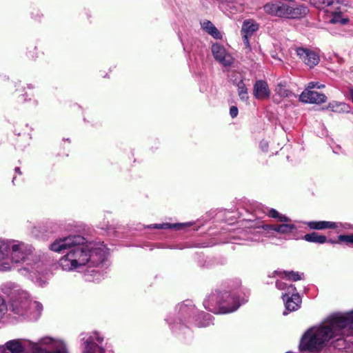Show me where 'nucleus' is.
Instances as JSON below:
<instances>
[{
  "mask_svg": "<svg viewBox=\"0 0 353 353\" xmlns=\"http://www.w3.org/2000/svg\"><path fill=\"white\" fill-rule=\"evenodd\" d=\"M6 348L11 353H21L30 348L32 353H68L65 342L58 338L41 337L37 342L28 339H14L6 343Z\"/></svg>",
  "mask_w": 353,
  "mask_h": 353,
  "instance_id": "nucleus-2",
  "label": "nucleus"
},
{
  "mask_svg": "<svg viewBox=\"0 0 353 353\" xmlns=\"http://www.w3.org/2000/svg\"><path fill=\"white\" fill-rule=\"evenodd\" d=\"M305 224L312 230H323L331 227L329 221H308Z\"/></svg>",
  "mask_w": 353,
  "mask_h": 353,
  "instance_id": "nucleus-23",
  "label": "nucleus"
},
{
  "mask_svg": "<svg viewBox=\"0 0 353 353\" xmlns=\"http://www.w3.org/2000/svg\"><path fill=\"white\" fill-rule=\"evenodd\" d=\"M205 307L216 314H228L240 306L237 297L228 292L213 294L204 303Z\"/></svg>",
  "mask_w": 353,
  "mask_h": 353,
  "instance_id": "nucleus-6",
  "label": "nucleus"
},
{
  "mask_svg": "<svg viewBox=\"0 0 353 353\" xmlns=\"http://www.w3.org/2000/svg\"><path fill=\"white\" fill-rule=\"evenodd\" d=\"M12 309L16 314L37 319L43 310V306L38 301H28L27 294L24 293L21 297L13 300Z\"/></svg>",
  "mask_w": 353,
  "mask_h": 353,
  "instance_id": "nucleus-9",
  "label": "nucleus"
},
{
  "mask_svg": "<svg viewBox=\"0 0 353 353\" xmlns=\"http://www.w3.org/2000/svg\"><path fill=\"white\" fill-rule=\"evenodd\" d=\"M237 92L240 99L243 101L247 102L248 101V92L245 83L241 80L236 84Z\"/></svg>",
  "mask_w": 353,
  "mask_h": 353,
  "instance_id": "nucleus-22",
  "label": "nucleus"
},
{
  "mask_svg": "<svg viewBox=\"0 0 353 353\" xmlns=\"http://www.w3.org/2000/svg\"><path fill=\"white\" fill-rule=\"evenodd\" d=\"M253 94L259 100L268 99L271 92L267 82L263 80L256 81L253 87Z\"/></svg>",
  "mask_w": 353,
  "mask_h": 353,
  "instance_id": "nucleus-16",
  "label": "nucleus"
},
{
  "mask_svg": "<svg viewBox=\"0 0 353 353\" xmlns=\"http://www.w3.org/2000/svg\"><path fill=\"white\" fill-rule=\"evenodd\" d=\"M339 227H342L346 230L350 228V225L347 223L342 224L341 223L332 222V230H337Z\"/></svg>",
  "mask_w": 353,
  "mask_h": 353,
  "instance_id": "nucleus-30",
  "label": "nucleus"
},
{
  "mask_svg": "<svg viewBox=\"0 0 353 353\" xmlns=\"http://www.w3.org/2000/svg\"><path fill=\"white\" fill-rule=\"evenodd\" d=\"M7 312V305L4 299L0 296V320Z\"/></svg>",
  "mask_w": 353,
  "mask_h": 353,
  "instance_id": "nucleus-28",
  "label": "nucleus"
},
{
  "mask_svg": "<svg viewBox=\"0 0 353 353\" xmlns=\"http://www.w3.org/2000/svg\"><path fill=\"white\" fill-rule=\"evenodd\" d=\"M190 225H192V223L188 222V223H175V224H170V223L154 224V225H151L150 228H157V229L174 228L176 230H183L185 228L189 227Z\"/></svg>",
  "mask_w": 353,
  "mask_h": 353,
  "instance_id": "nucleus-20",
  "label": "nucleus"
},
{
  "mask_svg": "<svg viewBox=\"0 0 353 353\" xmlns=\"http://www.w3.org/2000/svg\"><path fill=\"white\" fill-rule=\"evenodd\" d=\"M270 276L277 278L276 286L279 290H285L282 298L285 303V310L288 312L297 310L301 303V299L296 288L292 285H288L284 281H296L303 279V274L295 272L276 270Z\"/></svg>",
  "mask_w": 353,
  "mask_h": 353,
  "instance_id": "nucleus-4",
  "label": "nucleus"
},
{
  "mask_svg": "<svg viewBox=\"0 0 353 353\" xmlns=\"http://www.w3.org/2000/svg\"><path fill=\"white\" fill-rule=\"evenodd\" d=\"M31 252V247L23 242L0 239V270H12L14 264L26 261Z\"/></svg>",
  "mask_w": 353,
  "mask_h": 353,
  "instance_id": "nucleus-3",
  "label": "nucleus"
},
{
  "mask_svg": "<svg viewBox=\"0 0 353 353\" xmlns=\"http://www.w3.org/2000/svg\"><path fill=\"white\" fill-rule=\"evenodd\" d=\"M310 3L314 7L321 10L323 16H326L327 21H330V8L331 0H309Z\"/></svg>",
  "mask_w": 353,
  "mask_h": 353,
  "instance_id": "nucleus-17",
  "label": "nucleus"
},
{
  "mask_svg": "<svg viewBox=\"0 0 353 353\" xmlns=\"http://www.w3.org/2000/svg\"><path fill=\"white\" fill-rule=\"evenodd\" d=\"M348 3L346 0H332V24L345 25L349 22L348 17L344 15Z\"/></svg>",
  "mask_w": 353,
  "mask_h": 353,
  "instance_id": "nucleus-11",
  "label": "nucleus"
},
{
  "mask_svg": "<svg viewBox=\"0 0 353 353\" xmlns=\"http://www.w3.org/2000/svg\"><path fill=\"white\" fill-rule=\"evenodd\" d=\"M304 239L308 242L317 243H323L326 241V238L325 236L320 235L316 232L305 234L304 236Z\"/></svg>",
  "mask_w": 353,
  "mask_h": 353,
  "instance_id": "nucleus-24",
  "label": "nucleus"
},
{
  "mask_svg": "<svg viewBox=\"0 0 353 353\" xmlns=\"http://www.w3.org/2000/svg\"><path fill=\"white\" fill-rule=\"evenodd\" d=\"M326 97L316 91L305 90L299 95V100L303 103H321L325 101Z\"/></svg>",
  "mask_w": 353,
  "mask_h": 353,
  "instance_id": "nucleus-15",
  "label": "nucleus"
},
{
  "mask_svg": "<svg viewBox=\"0 0 353 353\" xmlns=\"http://www.w3.org/2000/svg\"><path fill=\"white\" fill-rule=\"evenodd\" d=\"M276 94L282 98L295 97V95L289 91L285 85L279 84L275 90Z\"/></svg>",
  "mask_w": 353,
  "mask_h": 353,
  "instance_id": "nucleus-25",
  "label": "nucleus"
},
{
  "mask_svg": "<svg viewBox=\"0 0 353 353\" xmlns=\"http://www.w3.org/2000/svg\"><path fill=\"white\" fill-rule=\"evenodd\" d=\"M263 10L266 14L272 17L286 19L301 18L308 12L307 8L303 5L290 6L281 1L267 3Z\"/></svg>",
  "mask_w": 353,
  "mask_h": 353,
  "instance_id": "nucleus-8",
  "label": "nucleus"
},
{
  "mask_svg": "<svg viewBox=\"0 0 353 353\" xmlns=\"http://www.w3.org/2000/svg\"><path fill=\"white\" fill-rule=\"evenodd\" d=\"M349 95H350L352 102L353 103V88L350 89Z\"/></svg>",
  "mask_w": 353,
  "mask_h": 353,
  "instance_id": "nucleus-33",
  "label": "nucleus"
},
{
  "mask_svg": "<svg viewBox=\"0 0 353 353\" xmlns=\"http://www.w3.org/2000/svg\"><path fill=\"white\" fill-rule=\"evenodd\" d=\"M268 215L283 223L279 225H265L263 227L264 230H274L281 234H290L296 230V225L290 222V218L285 214H281L277 210L270 209L268 212Z\"/></svg>",
  "mask_w": 353,
  "mask_h": 353,
  "instance_id": "nucleus-10",
  "label": "nucleus"
},
{
  "mask_svg": "<svg viewBox=\"0 0 353 353\" xmlns=\"http://www.w3.org/2000/svg\"><path fill=\"white\" fill-rule=\"evenodd\" d=\"M287 314H288V313H287L286 312H283V314H284V315H286Z\"/></svg>",
  "mask_w": 353,
  "mask_h": 353,
  "instance_id": "nucleus-35",
  "label": "nucleus"
},
{
  "mask_svg": "<svg viewBox=\"0 0 353 353\" xmlns=\"http://www.w3.org/2000/svg\"><path fill=\"white\" fill-rule=\"evenodd\" d=\"M259 24L252 19L245 20L241 27V35L251 37L259 29Z\"/></svg>",
  "mask_w": 353,
  "mask_h": 353,
  "instance_id": "nucleus-19",
  "label": "nucleus"
},
{
  "mask_svg": "<svg viewBox=\"0 0 353 353\" xmlns=\"http://www.w3.org/2000/svg\"><path fill=\"white\" fill-rule=\"evenodd\" d=\"M238 108L236 106H232L230 109V114L232 118L236 117L238 115Z\"/></svg>",
  "mask_w": 353,
  "mask_h": 353,
  "instance_id": "nucleus-31",
  "label": "nucleus"
},
{
  "mask_svg": "<svg viewBox=\"0 0 353 353\" xmlns=\"http://www.w3.org/2000/svg\"><path fill=\"white\" fill-rule=\"evenodd\" d=\"M50 250L56 252H65L59 259V265L68 272L77 270L88 263L98 265L105 256V248L103 244L87 243L81 236L57 239L50 244Z\"/></svg>",
  "mask_w": 353,
  "mask_h": 353,
  "instance_id": "nucleus-1",
  "label": "nucleus"
},
{
  "mask_svg": "<svg viewBox=\"0 0 353 353\" xmlns=\"http://www.w3.org/2000/svg\"><path fill=\"white\" fill-rule=\"evenodd\" d=\"M210 324V322L201 325V326H207Z\"/></svg>",
  "mask_w": 353,
  "mask_h": 353,
  "instance_id": "nucleus-34",
  "label": "nucleus"
},
{
  "mask_svg": "<svg viewBox=\"0 0 353 353\" xmlns=\"http://www.w3.org/2000/svg\"><path fill=\"white\" fill-rule=\"evenodd\" d=\"M343 243L347 245H353V234H340L338 236V241H334L332 240V243Z\"/></svg>",
  "mask_w": 353,
  "mask_h": 353,
  "instance_id": "nucleus-26",
  "label": "nucleus"
},
{
  "mask_svg": "<svg viewBox=\"0 0 353 353\" xmlns=\"http://www.w3.org/2000/svg\"><path fill=\"white\" fill-rule=\"evenodd\" d=\"M296 52L299 58L310 68L316 65L320 61L319 54L310 49L297 48Z\"/></svg>",
  "mask_w": 353,
  "mask_h": 353,
  "instance_id": "nucleus-14",
  "label": "nucleus"
},
{
  "mask_svg": "<svg viewBox=\"0 0 353 353\" xmlns=\"http://www.w3.org/2000/svg\"><path fill=\"white\" fill-rule=\"evenodd\" d=\"M201 28L216 39H222L223 34L208 20L201 22Z\"/></svg>",
  "mask_w": 353,
  "mask_h": 353,
  "instance_id": "nucleus-18",
  "label": "nucleus"
},
{
  "mask_svg": "<svg viewBox=\"0 0 353 353\" xmlns=\"http://www.w3.org/2000/svg\"><path fill=\"white\" fill-rule=\"evenodd\" d=\"M323 87V85H319L318 83H316V82H310L308 83L307 85V88L306 90H310V89H313L314 88H321Z\"/></svg>",
  "mask_w": 353,
  "mask_h": 353,
  "instance_id": "nucleus-32",
  "label": "nucleus"
},
{
  "mask_svg": "<svg viewBox=\"0 0 353 353\" xmlns=\"http://www.w3.org/2000/svg\"><path fill=\"white\" fill-rule=\"evenodd\" d=\"M331 339V320L327 319L318 326L308 329L301 338L299 349L301 351H319Z\"/></svg>",
  "mask_w": 353,
  "mask_h": 353,
  "instance_id": "nucleus-5",
  "label": "nucleus"
},
{
  "mask_svg": "<svg viewBox=\"0 0 353 353\" xmlns=\"http://www.w3.org/2000/svg\"><path fill=\"white\" fill-rule=\"evenodd\" d=\"M335 332L343 336L353 335V310L345 313H332V347L340 349L345 341L342 337L335 339Z\"/></svg>",
  "mask_w": 353,
  "mask_h": 353,
  "instance_id": "nucleus-7",
  "label": "nucleus"
},
{
  "mask_svg": "<svg viewBox=\"0 0 353 353\" xmlns=\"http://www.w3.org/2000/svg\"><path fill=\"white\" fill-rule=\"evenodd\" d=\"M15 170H16V172H18L19 171V168H16Z\"/></svg>",
  "mask_w": 353,
  "mask_h": 353,
  "instance_id": "nucleus-36",
  "label": "nucleus"
},
{
  "mask_svg": "<svg viewBox=\"0 0 353 353\" xmlns=\"http://www.w3.org/2000/svg\"><path fill=\"white\" fill-rule=\"evenodd\" d=\"M16 288V285L14 283L8 282L3 284L1 287V290L5 294H9L12 289Z\"/></svg>",
  "mask_w": 353,
  "mask_h": 353,
  "instance_id": "nucleus-27",
  "label": "nucleus"
},
{
  "mask_svg": "<svg viewBox=\"0 0 353 353\" xmlns=\"http://www.w3.org/2000/svg\"><path fill=\"white\" fill-rule=\"evenodd\" d=\"M351 110L349 104L344 102L332 101V112L337 113H348Z\"/></svg>",
  "mask_w": 353,
  "mask_h": 353,
  "instance_id": "nucleus-21",
  "label": "nucleus"
},
{
  "mask_svg": "<svg viewBox=\"0 0 353 353\" xmlns=\"http://www.w3.org/2000/svg\"><path fill=\"white\" fill-rule=\"evenodd\" d=\"M211 51L214 59L223 66L228 67L233 63L234 58L224 46L217 43H213L211 47Z\"/></svg>",
  "mask_w": 353,
  "mask_h": 353,
  "instance_id": "nucleus-12",
  "label": "nucleus"
},
{
  "mask_svg": "<svg viewBox=\"0 0 353 353\" xmlns=\"http://www.w3.org/2000/svg\"><path fill=\"white\" fill-rule=\"evenodd\" d=\"M103 338L98 332H93L85 340L83 353H103L104 350L99 345Z\"/></svg>",
  "mask_w": 353,
  "mask_h": 353,
  "instance_id": "nucleus-13",
  "label": "nucleus"
},
{
  "mask_svg": "<svg viewBox=\"0 0 353 353\" xmlns=\"http://www.w3.org/2000/svg\"><path fill=\"white\" fill-rule=\"evenodd\" d=\"M250 37H248V36H245V35H242V38H243V44L245 46V54H248L249 52H251V46L250 44V41H249V38Z\"/></svg>",
  "mask_w": 353,
  "mask_h": 353,
  "instance_id": "nucleus-29",
  "label": "nucleus"
}]
</instances>
